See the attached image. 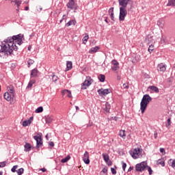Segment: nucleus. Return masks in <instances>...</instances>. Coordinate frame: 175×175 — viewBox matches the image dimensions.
Here are the masks:
<instances>
[{"mask_svg":"<svg viewBox=\"0 0 175 175\" xmlns=\"http://www.w3.org/2000/svg\"><path fill=\"white\" fill-rule=\"evenodd\" d=\"M63 94L64 95H66V96H68V98H72V92H70V90H64L63 91Z\"/></svg>","mask_w":175,"mask_h":175,"instance_id":"412c9836","label":"nucleus"},{"mask_svg":"<svg viewBox=\"0 0 175 175\" xmlns=\"http://www.w3.org/2000/svg\"><path fill=\"white\" fill-rule=\"evenodd\" d=\"M32 49V46L31 45H29L28 47H27V50L29 51H31V49Z\"/></svg>","mask_w":175,"mask_h":175,"instance_id":"4d7b16f0","label":"nucleus"},{"mask_svg":"<svg viewBox=\"0 0 175 175\" xmlns=\"http://www.w3.org/2000/svg\"><path fill=\"white\" fill-rule=\"evenodd\" d=\"M53 120H54V117L51 115H49L45 117V121L46 124H51Z\"/></svg>","mask_w":175,"mask_h":175,"instance_id":"4468645a","label":"nucleus"},{"mask_svg":"<svg viewBox=\"0 0 175 175\" xmlns=\"http://www.w3.org/2000/svg\"><path fill=\"white\" fill-rule=\"evenodd\" d=\"M146 169H147V163L146 161H142L135 165L136 172H144Z\"/></svg>","mask_w":175,"mask_h":175,"instance_id":"423d86ee","label":"nucleus"},{"mask_svg":"<svg viewBox=\"0 0 175 175\" xmlns=\"http://www.w3.org/2000/svg\"><path fill=\"white\" fill-rule=\"evenodd\" d=\"M102 156L105 163L109 162V161H110V157L109 156V154H105V153H103Z\"/></svg>","mask_w":175,"mask_h":175,"instance_id":"393cba45","label":"nucleus"},{"mask_svg":"<svg viewBox=\"0 0 175 175\" xmlns=\"http://www.w3.org/2000/svg\"><path fill=\"white\" fill-rule=\"evenodd\" d=\"M167 124H166L167 126H170V125H172V121H171L170 118H169L167 119Z\"/></svg>","mask_w":175,"mask_h":175,"instance_id":"a18cd8bd","label":"nucleus"},{"mask_svg":"<svg viewBox=\"0 0 175 175\" xmlns=\"http://www.w3.org/2000/svg\"><path fill=\"white\" fill-rule=\"evenodd\" d=\"M111 69L113 70V72H117V70H120V63L118 62L117 60L113 59L111 62Z\"/></svg>","mask_w":175,"mask_h":175,"instance_id":"1a4fd4ad","label":"nucleus"},{"mask_svg":"<svg viewBox=\"0 0 175 175\" xmlns=\"http://www.w3.org/2000/svg\"><path fill=\"white\" fill-rule=\"evenodd\" d=\"M109 14L111 16V19L112 21H116V19H114V8H109Z\"/></svg>","mask_w":175,"mask_h":175,"instance_id":"2eb2a0df","label":"nucleus"},{"mask_svg":"<svg viewBox=\"0 0 175 175\" xmlns=\"http://www.w3.org/2000/svg\"><path fill=\"white\" fill-rule=\"evenodd\" d=\"M67 18H68V15L64 14L62 19L65 20V21L66 22Z\"/></svg>","mask_w":175,"mask_h":175,"instance_id":"3c124183","label":"nucleus"},{"mask_svg":"<svg viewBox=\"0 0 175 175\" xmlns=\"http://www.w3.org/2000/svg\"><path fill=\"white\" fill-rule=\"evenodd\" d=\"M148 51L151 54L152 51H154V45L151 44L149 46Z\"/></svg>","mask_w":175,"mask_h":175,"instance_id":"e433bc0d","label":"nucleus"},{"mask_svg":"<svg viewBox=\"0 0 175 175\" xmlns=\"http://www.w3.org/2000/svg\"><path fill=\"white\" fill-rule=\"evenodd\" d=\"M111 172L112 174H117V171L116 170V168L111 167Z\"/></svg>","mask_w":175,"mask_h":175,"instance_id":"c03bdc74","label":"nucleus"},{"mask_svg":"<svg viewBox=\"0 0 175 175\" xmlns=\"http://www.w3.org/2000/svg\"><path fill=\"white\" fill-rule=\"evenodd\" d=\"M75 109H76L77 111V110H79V107H77V106H75Z\"/></svg>","mask_w":175,"mask_h":175,"instance_id":"0e129e2a","label":"nucleus"},{"mask_svg":"<svg viewBox=\"0 0 175 175\" xmlns=\"http://www.w3.org/2000/svg\"><path fill=\"white\" fill-rule=\"evenodd\" d=\"M49 146H50V147H54V146H55L54 142H49Z\"/></svg>","mask_w":175,"mask_h":175,"instance_id":"603ef678","label":"nucleus"},{"mask_svg":"<svg viewBox=\"0 0 175 175\" xmlns=\"http://www.w3.org/2000/svg\"><path fill=\"white\" fill-rule=\"evenodd\" d=\"M70 159V156L68 155L66 157H65L64 159H62L61 160V163H66V162H68V161H69Z\"/></svg>","mask_w":175,"mask_h":175,"instance_id":"2f4dec72","label":"nucleus"},{"mask_svg":"<svg viewBox=\"0 0 175 175\" xmlns=\"http://www.w3.org/2000/svg\"><path fill=\"white\" fill-rule=\"evenodd\" d=\"M36 83V80L35 79H31L29 81L28 85H27V88H32V85Z\"/></svg>","mask_w":175,"mask_h":175,"instance_id":"c85d7f7f","label":"nucleus"},{"mask_svg":"<svg viewBox=\"0 0 175 175\" xmlns=\"http://www.w3.org/2000/svg\"><path fill=\"white\" fill-rule=\"evenodd\" d=\"M62 21H64V20H63V19H61V20L59 21V23H62Z\"/></svg>","mask_w":175,"mask_h":175,"instance_id":"338daca9","label":"nucleus"},{"mask_svg":"<svg viewBox=\"0 0 175 175\" xmlns=\"http://www.w3.org/2000/svg\"><path fill=\"white\" fill-rule=\"evenodd\" d=\"M4 99H5V100L8 102H10L12 100V95L9 94V92H6L4 94Z\"/></svg>","mask_w":175,"mask_h":175,"instance_id":"a211bd4d","label":"nucleus"},{"mask_svg":"<svg viewBox=\"0 0 175 175\" xmlns=\"http://www.w3.org/2000/svg\"><path fill=\"white\" fill-rule=\"evenodd\" d=\"M66 6L68 9H70V10H77V9H79V5L75 2V0H69Z\"/></svg>","mask_w":175,"mask_h":175,"instance_id":"0eeeda50","label":"nucleus"},{"mask_svg":"<svg viewBox=\"0 0 175 175\" xmlns=\"http://www.w3.org/2000/svg\"><path fill=\"white\" fill-rule=\"evenodd\" d=\"M154 139H157V138L158 137V133L154 132Z\"/></svg>","mask_w":175,"mask_h":175,"instance_id":"5fc2aeb1","label":"nucleus"},{"mask_svg":"<svg viewBox=\"0 0 175 175\" xmlns=\"http://www.w3.org/2000/svg\"><path fill=\"white\" fill-rule=\"evenodd\" d=\"M125 130H120L119 131V136H120V137H122L123 139H126V134H125Z\"/></svg>","mask_w":175,"mask_h":175,"instance_id":"b1692460","label":"nucleus"},{"mask_svg":"<svg viewBox=\"0 0 175 175\" xmlns=\"http://www.w3.org/2000/svg\"><path fill=\"white\" fill-rule=\"evenodd\" d=\"M40 170L41 172H42L43 173H44L45 172L47 171V170H46L45 167L41 168Z\"/></svg>","mask_w":175,"mask_h":175,"instance_id":"864d4df0","label":"nucleus"},{"mask_svg":"<svg viewBox=\"0 0 175 175\" xmlns=\"http://www.w3.org/2000/svg\"><path fill=\"white\" fill-rule=\"evenodd\" d=\"M167 6H175V0H168Z\"/></svg>","mask_w":175,"mask_h":175,"instance_id":"473e14b6","label":"nucleus"},{"mask_svg":"<svg viewBox=\"0 0 175 175\" xmlns=\"http://www.w3.org/2000/svg\"><path fill=\"white\" fill-rule=\"evenodd\" d=\"M152 100V98L148 94H145L143 96L142 99L140 103V110L143 114L144 111H146V109H147V106H148V104Z\"/></svg>","mask_w":175,"mask_h":175,"instance_id":"7ed1b4c3","label":"nucleus"},{"mask_svg":"<svg viewBox=\"0 0 175 175\" xmlns=\"http://www.w3.org/2000/svg\"><path fill=\"white\" fill-rule=\"evenodd\" d=\"M33 139L36 142V148H39L40 147H42V146H43V139H42V137L35 135L33 137Z\"/></svg>","mask_w":175,"mask_h":175,"instance_id":"9d476101","label":"nucleus"},{"mask_svg":"<svg viewBox=\"0 0 175 175\" xmlns=\"http://www.w3.org/2000/svg\"><path fill=\"white\" fill-rule=\"evenodd\" d=\"M122 87L124 90H128V88H129V85H128V83H124Z\"/></svg>","mask_w":175,"mask_h":175,"instance_id":"79ce46f5","label":"nucleus"},{"mask_svg":"<svg viewBox=\"0 0 175 175\" xmlns=\"http://www.w3.org/2000/svg\"><path fill=\"white\" fill-rule=\"evenodd\" d=\"M12 2H15V4L16 5L17 8H20V5H21V2H23L21 0L18 1H12Z\"/></svg>","mask_w":175,"mask_h":175,"instance_id":"f704fd0d","label":"nucleus"},{"mask_svg":"<svg viewBox=\"0 0 175 175\" xmlns=\"http://www.w3.org/2000/svg\"><path fill=\"white\" fill-rule=\"evenodd\" d=\"M160 152H165V148H160Z\"/></svg>","mask_w":175,"mask_h":175,"instance_id":"13d9d810","label":"nucleus"},{"mask_svg":"<svg viewBox=\"0 0 175 175\" xmlns=\"http://www.w3.org/2000/svg\"><path fill=\"white\" fill-rule=\"evenodd\" d=\"M125 169H126V164L125 163H122V170L125 171Z\"/></svg>","mask_w":175,"mask_h":175,"instance_id":"8fccbe9b","label":"nucleus"},{"mask_svg":"<svg viewBox=\"0 0 175 175\" xmlns=\"http://www.w3.org/2000/svg\"><path fill=\"white\" fill-rule=\"evenodd\" d=\"M83 161L86 165H90V155L88 154V152H85L83 157Z\"/></svg>","mask_w":175,"mask_h":175,"instance_id":"f8f14e48","label":"nucleus"},{"mask_svg":"<svg viewBox=\"0 0 175 175\" xmlns=\"http://www.w3.org/2000/svg\"><path fill=\"white\" fill-rule=\"evenodd\" d=\"M98 50H99V46L92 47V48H91V49L89 51V53H90V54H94V53H96V51H98Z\"/></svg>","mask_w":175,"mask_h":175,"instance_id":"a878e982","label":"nucleus"},{"mask_svg":"<svg viewBox=\"0 0 175 175\" xmlns=\"http://www.w3.org/2000/svg\"><path fill=\"white\" fill-rule=\"evenodd\" d=\"M148 90H150L152 91V92H155L156 94H158L159 92V89L157 88V86L150 85L148 88Z\"/></svg>","mask_w":175,"mask_h":175,"instance_id":"f3484780","label":"nucleus"},{"mask_svg":"<svg viewBox=\"0 0 175 175\" xmlns=\"http://www.w3.org/2000/svg\"><path fill=\"white\" fill-rule=\"evenodd\" d=\"M34 62L35 61H33V59H29L27 61L28 66L29 67L31 66V65H33Z\"/></svg>","mask_w":175,"mask_h":175,"instance_id":"4c0bfd02","label":"nucleus"},{"mask_svg":"<svg viewBox=\"0 0 175 175\" xmlns=\"http://www.w3.org/2000/svg\"><path fill=\"white\" fill-rule=\"evenodd\" d=\"M48 136H49V135H46V137H46V139H47V138H48Z\"/></svg>","mask_w":175,"mask_h":175,"instance_id":"774afa93","label":"nucleus"},{"mask_svg":"<svg viewBox=\"0 0 175 175\" xmlns=\"http://www.w3.org/2000/svg\"><path fill=\"white\" fill-rule=\"evenodd\" d=\"M105 21L107 24H109V21L107 20V17H105Z\"/></svg>","mask_w":175,"mask_h":175,"instance_id":"bf43d9fd","label":"nucleus"},{"mask_svg":"<svg viewBox=\"0 0 175 175\" xmlns=\"http://www.w3.org/2000/svg\"><path fill=\"white\" fill-rule=\"evenodd\" d=\"M171 166H172V167H173V169H175V159H174V160L172 161V164H171Z\"/></svg>","mask_w":175,"mask_h":175,"instance_id":"09e8293b","label":"nucleus"},{"mask_svg":"<svg viewBox=\"0 0 175 175\" xmlns=\"http://www.w3.org/2000/svg\"><path fill=\"white\" fill-rule=\"evenodd\" d=\"M157 165H161V166H162V167H163L165 166V161H163V159H159L157 161Z\"/></svg>","mask_w":175,"mask_h":175,"instance_id":"7c9ffc66","label":"nucleus"},{"mask_svg":"<svg viewBox=\"0 0 175 175\" xmlns=\"http://www.w3.org/2000/svg\"><path fill=\"white\" fill-rule=\"evenodd\" d=\"M103 110L105 113H109L110 111L111 106L109 103H105V105L103 106Z\"/></svg>","mask_w":175,"mask_h":175,"instance_id":"dca6fc26","label":"nucleus"},{"mask_svg":"<svg viewBox=\"0 0 175 175\" xmlns=\"http://www.w3.org/2000/svg\"><path fill=\"white\" fill-rule=\"evenodd\" d=\"M92 83H94V79H92L90 76L86 77V79L81 85V90H87V87H90Z\"/></svg>","mask_w":175,"mask_h":175,"instance_id":"39448f33","label":"nucleus"},{"mask_svg":"<svg viewBox=\"0 0 175 175\" xmlns=\"http://www.w3.org/2000/svg\"><path fill=\"white\" fill-rule=\"evenodd\" d=\"M97 92L100 96H106V95H109L111 92V90L101 88L98 90Z\"/></svg>","mask_w":175,"mask_h":175,"instance_id":"6e6552de","label":"nucleus"},{"mask_svg":"<svg viewBox=\"0 0 175 175\" xmlns=\"http://www.w3.org/2000/svg\"><path fill=\"white\" fill-rule=\"evenodd\" d=\"M32 121H33V117H30L29 120H24L23 122V126H28V125H31Z\"/></svg>","mask_w":175,"mask_h":175,"instance_id":"ddd939ff","label":"nucleus"},{"mask_svg":"<svg viewBox=\"0 0 175 175\" xmlns=\"http://www.w3.org/2000/svg\"><path fill=\"white\" fill-rule=\"evenodd\" d=\"M98 79L99 81H100V83H104L105 80L106 79V77H105V75L100 74L98 75Z\"/></svg>","mask_w":175,"mask_h":175,"instance_id":"bb28decb","label":"nucleus"},{"mask_svg":"<svg viewBox=\"0 0 175 175\" xmlns=\"http://www.w3.org/2000/svg\"><path fill=\"white\" fill-rule=\"evenodd\" d=\"M52 80L55 83L58 80V77H57L55 75H52Z\"/></svg>","mask_w":175,"mask_h":175,"instance_id":"a19ab883","label":"nucleus"},{"mask_svg":"<svg viewBox=\"0 0 175 175\" xmlns=\"http://www.w3.org/2000/svg\"><path fill=\"white\" fill-rule=\"evenodd\" d=\"M131 0H118L120 7V14L119 20L120 21H124L125 17L128 14V11H126V7L128 6V2Z\"/></svg>","mask_w":175,"mask_h":175,"instance_id":"f03ea898","label":"nucleus"},{"mask_svg":"<svg viewBox=\"0 0 175 175\" xmlns=\"http://www.w3.org/2000/svg\"><path fill=\"white\" fill-rule=\"evenodd\" d=\"M105 163H107V165H108V166H111V165H113V163L110 160H108V161L106 162Z\"/></svg>","mask_w":175,"mask_h":175,"instance_id":"de8ad7c7","label":"nucleus"},{"mask_svg":"<svg viewBox=\"0 0 175 175\" xmlns=\"http://www.w3.org/2000/svg\"><path fill=\"white\" fill-rule=\"evenodd\" d=\"M166 68H167V66L165 64V63H160L157 66V70L158 72H162L163 73L166 72Z\"/></svg>","mask_w":175,"mask_h":175,"instance_id":"9b49d317","label":"nucleus"},{"mask_svg":"<svg viewBox=\"0 0 175 175\" xmlns=\"http://www.w3.org/2000/svg\"><path fill=\"white\" fill-rule=\"evenodd\" d=\"M132 170H133V166H131L127 172H131Z\"/></svg>","mask_w":175,"mask_h":175,"instance_id":"6e6d98bb","label":"nucleus"},{"mask_svg":"<svg viewBox=\"0 0 175 175\" xmlns=\"http://www.w3.org/2000/svg\"><path fill=\"white\" fill-rule=\"evenodd\" d=\"M101 172H102L103 173L106 174V175H107V167H104V168L102 170Z\"/></svg>","mask_w":175,"mask_h":175,"instance_id":"49530a36","label":"nucleus"},{"mask_svg":"<svg viewBox=\"0 0 175 175\" xmlns=\"http://www.w3.org/2000/svg\"><path fill=\"white\" fill-rule=\"evenodd\" d=\"M24 147H25V151L26 152H28L29 151H31V146L30 145L29 143H26V144H25Z\"/></svg>","mask_w":175,"mask_h":175,"instance_id":"4be33fe9","label":"nucleus"},{"mask_svg":"<svg viewBox=\"0 0 175 175\" xmlns=\"http://www.w3.org/2000/svg\"><path fill=\"white\" fill-rule=\"evenodd\" d=\"M147 170L150 175L152 174V169H151V167L146 165Z\"/></svg>","mask_w":175,"mask_h":175,"instance_id":"58836bf2","label":"nucleus"},{"mask_svg":"<svg viewBox=\"0 0 175 175\" xmlns=\"http://www.w3.org/2000/svg\"><path fill=\"white\" fill-rule=\"evenodd\" d=\"M88 39H90V36H88V33H85V36L82 39L83 44H86L87 42H88Z\"/></svg>","mask_w":175,"mask_h":175,"instance_id":"cd10ccee","label":"nucleus"},{"mask_svg":"<svg viewBox=\"0 0 175 175\" xmlns=\"http://www.w3.org/2000/svg\"><path fill=\"white\" fill-rule=\"evenodd\" d=\"M73 68V64L70 61L66 62V70H70Z\"/></svg>","mask_w":175,"mask_h":175,"instance_id":"6ab92c4d","label":"nucleus"},{"mask_svg":"<svg viewBox=\"0 0 175 175\" xmlns=\"http://www.w3.org/2000/svg\"><path fill=\"white\" fill-rule=\"evenodd\" d=\"M31 77H38V69L34 68L31 71Z\"/></svg>","mask_w":175,"mask_h":175,"instance_id":"aec40b11","label":"nucleus"},{"mask_svg":"<svg viewBox=\"0 0 175 175\" xmlns=\"http://www.w3.org/2000/svg\"><path fill=\"white\" fill-rule=\"evenodd\" d=\"M76 23V20H70L67 23H66V27H70V25H75Z\"/></svg>","mask_w":175,"mask_h":175,"instance_id":"5701e85b","label":"nucleus"},{"mask_svg":"<svg viewBox=\"0 0 175 175\" xmlns=\"http://www.w3.org/2000/svg\"><path fill=\"white\" fill-rule=\"evenodd\" d=\"M39 10H40V12H42V10H43V8L42 7H40Z\"/></svg>","mask_w":175,"mask_h":175,"instance_id":"e2e57ef3","label":"nucleus"},{"mask_svg":"<svg viewBox=\"0 0 175 175\" xmlns=\"http://www.w3.org/2000/svg\"><path fill=\"white\" fill-rule=\"evenodd\" d=\"M129 152L133 159H137V158L142 155L140 148H135L133 150H130Z\"/></svg>","mask_w":175,"mask_h":175,"instance_id":"20e7f679","label":"nucleus"},{"mask_svg":"<svg viewBox=\"0 0 175 175\" xmlns=\"http://www.w3.org/2000/svg\"><path fill=\"white\" fill-rule=\"evenodd\" d=\"M7 90L8 91V94H14V88L12 85L8 86Z\"/></svg>","mask_w":175,"mask_h":175,"instance_id":"c756f323","label":"nucleus"},{"mask_svg":"<svg viewBox=\"0 0 175 175\" xmlns=\"http://www.w3.org/2000/svg\"><path fill=\"white\" fill-rule=\"evenodd\" d=\"M43 111V107H39L36 109V113H42Z\"/></svg>","mask_w":175,"mask_h":175,"instance_id":"c9c22d12","label":"nucleus"},{"mask_svg":"<svg viewBox=\"0 0 175 175\" xmlns=\"http://www.w3.org/2000/svg\"><path fill=\"white\" fill-rule=\"evenodd\" d=\"M1 167H5L6 166V161H2L0 163Z\"/></svg>","mask_w":175,"mask_h":175,"instance_id":"37998d69","label":"nucleus"},{"mask_svg":"<svg viewBox=\"0 0 175 175\" xmlns=\"http://www.w3.org/2000/svg\"><path fill=\"white\" fill-rule=\"evenodd\" d=\"M17 167H18V165H14L11 169V172H12V173H16V172H17V170H16Z\"/></svg>","mask_w":175,"mask_h":175,"instance_id":"ea45409f","label":"nucleus"},{"mask_svg":"<svg viewBox=\"0 0 175 175\" xmlns=\"http://www.w3.org/2000/svg\"><path fill=\"white\" fill-rule=\"evenodd\" d=\"M16 10L17 12H20V7H17Z\"/></svg>","mask_w":175,"mask_h":175,"instance_id":"680f3d73","label":"nucleus"},{"mask_svg":"<svg viewBox=\"0 0 175 175\" xmlns=\"http://www.w3.org/2000/svg\"><path fill=\"white\" fill-rule=\"evenodd\" d=\"M3 174V172L2 171H0V175Z\"/></svg>","mask_w":175,"mask_h":175,"instance_id":"69168bd1","label":"nucleus"},{"mask_svg":"<svg viewBox=\"0 0 175 175\" xmlns=\"http://www.w3.org/2000/svg\"><path fill=\"white\" fill-rule=\"evenodd\" d=\"M25 10H29V7L26 6V7L25 8Z\"/></svg>","mask_w":175,"mask_h":175,"instance_id":"052dcab7","label":"nucleus"},{"mask_svg":"<svg viewBox=\"0 0 175 175\" xmlns=\"http://www.w3.org/2000/svg\"><path fill=\"white\" fill-rule=\"evenodd\" d=\"M24 35L20 33L12 37H8V39L4 40L1 44L0 53H3L5 57H9L13 54V50L17 51L18 48L16 46L15 43H17L19 46L23 44V38ZM15 42V43H14Z\"/></svg>","mask_w":175,"mask_h":175,"instance_id":"f257e3e1","label":"nucleus"},{"mask_svg":"<svg viewBox=\"0 0 175 175\" xmlns=\"http://www.w3.org/2000/svg\"><path fill=\"white\" fill-rule=\"evenodd\" d=\"M18 175H23L24 174V168L21 167L16 170Z\"/></svg>","mask_w":175,"mask_h":175,"instance_id":"72a5a7b5","label":"nucleus"}]
</instances>
